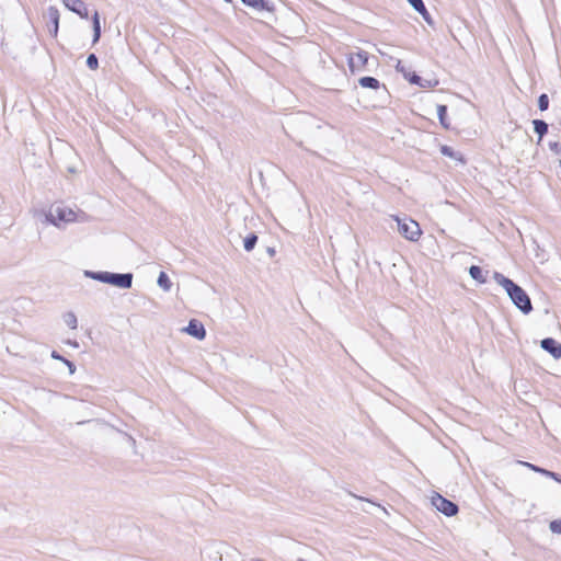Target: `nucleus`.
I'll return each mask as SVG.
<instances>
[{
	"mask_svg": "<svg viewBox=\"0 0 561 561\" xmlns=\"http://www.w3.org/2000/svg\"><path fill=\"white\" fill-rule=\"evenodd\" d=\"M404 78L412 84H415V85H419L421 88H431V87H434L438 83L437 80H435L434 82L432 80H427V79H423L422 77H420L416 72L412 71V72H408V73H404Z\"/></svg>",
	"mask_w": 561,
	"mask_h": 561,
	"instance_id": "11",
	"label": "nucleus"
},
{
	"mask_svg": "<svg viewBox=\"0 0 561 561\" xmlns=\"http://www.w3.org/2000/svg\"><path fill=\"white\" fill-rule=\"evenodd\" d=\"M548 147L558 157L559 167L561 168V142L550 140Z\"/></svg>",
	"mask_w": 561,
	"mask_h": 561,
	"instance_id": "23",
	"label": "nucleus"
},
{
	"mask_svg": "<svg viewBox=\"0 0 561 561\" xmlns=\"http://www.w3.org/2000/svg\"><path fill=\"white\" fill-rule=\"evenodd\" d=\"M409 4L419 13L422 15V18L430 24H433L432 16L430 12L427 11L423 0H407Z\"/></svg>",
	"mask_w": 561,
	"mask_h": 561,
	"instance_id": "14",
	"label": "nucleus"
},
{
	"mask_svg": "<svg viewBox=\"0 0 561 561\" xmlns=\"http://www.w3.org/2000/svg\"><path fill=\"white\" fill-rule=\"evenodd\" d=\"M67 367L69 369V374L73 375L76 371V365L72 362H70Z\"/></svg>",
	"mask_w": 561,
	"mask_h": 561,
	"instance_id": "32",
	"label": "nucleus"
},
{
	"mask_svg": "<svg viewBox=\"0 0 561 561\" xmlns=\"http://www.w3.org/2000/svg\"><path fill=\"white\" fill-rule=\"evenodd\" d=\"M45 19L47 20L46 24L49 34L53 37H57L60 19L59 10L54 5L48 7L45 13Z\"/></svg>",
	"mask_w": 561,
	"mask_h": 561,
	"instance_id": "6",
	"label": "nucleus"
},
{
	"mask_svg": "<svg viewBox=\"0 0 561 561\" xmlns=\"http://www.w3.org/2000/svg\"><path fill=\"white\" fill-rule=\"evenodd\" d=\"M64 5L71 12L78 14L81 19L89 18L87 4L82 0H61Z\"/></svg>",
	"mask_w": 561,
	"mask_h": 561,
	"instance_id": "9",
	"label": "nucleus"
},
{
	"mask_svg": "<svg viewBox=\"0 0 561 561\" xmlns=\"http://www.w3.org/2000/svg\"><path fill=\"white\" fill-rule=\"evenodd\" d=\"M67 343H68L69 345H71V346H73V347H79V344H78V342H77V341H71V340H69Z\"/></svg>",
	"mask_w": 561,
	"mask_h": 561,
	"instance_id": "33",
	"label": "nucleus"
},
{
	"mask_svg": "<svg viewBox=\"0 0 561 561\" xmlns=\"http://www.w3.org/2000/svg\"><path fill=\"white\" fill-rule=\"evenodd\" d=\"M538 108L543 112L549 108V96L546 93H542L538 96Z\"/></svg>",
	"mask_w": 561,
	"mask_h": 561,
	"instance_id": "26",
	"label": "nucleus"
},
{
	"mask_svg": "<svg viewBox=\"0 0 561 561\" xmlns=\"http://www.w3.org/2000/svg\"><path fill=\"white\" fill-rule=\"evenodd\" d=\"M432 504L438 512L447 517H453L459 512V507L455 502L444 497L439 493H435L432 496Z\"/></svg>",
	"mask_w": 561,
	"mask_h": 561,
	"instance_id": "4",
	"label": "nucleus"
},
{
	"mask_svg": "<svg viewBox=\"0 0 561 561\" xmlns=\"http://www.w3.org/2000/svg\"><path fill=\"white\" fill-rule=\"evenodd\" d=\"M274 252H275V251H274V249H268V253H270L271 255H272V254H274Z\"/></svg>",
	"mask_w": 561,
	"mask_h": 561,
	"instance_id": "37",
	"label": "nucleus"
},
{
	"mask_svg": "<svg viewBox=\"0 0 561 561\" xmlns=\"http://www.w3.org/2000/svg\"><path fill=\"white\" fill-rule=\"evenodd\" d=\"M469 275L472 277V279H474L479 284L486 283V278L484 276V273H483L482 268L480 266H478V265H471L469 267Z\"/></svg>",
	"mask_w": 561,
	"mask_h": 561,
	"instance_id": "18",
	"label": "nucleus"
},
{
	"mask_svg": "<svg viewBox=\"0 0 561 561\" xmlns=\"http://www.w3.org/2000/svg\"><path fill=\"white\" fill-rule=\"evenodd\" d=\"M396 70H397L398 72H402L403 75H404V73H408V72L405 71L404 66L402 65L401 60H398V64L396 65Z\"/></svg>",
	"mask_w": 561,
	"mask_h": 561,
	"instance_id": "29",
	"label": "nucleus"
},
{
	"mask_svg": "<svg viewBox=\"0 0 561 561\" xmlns=\"http://www.w3.org/2000/svg\"><path fill=\"white\" fill-rule=\"evenodd\" d=\"M358 84L362 88L376 90L379 94L380 99L386 101L389 98V91L385 84H381L380 81L370 76H365L358 79Z\"/></svg>",
	"mask_w": 561,
	"mask_h": 561,
	"instance_id": "5",
	"label": "nucleus"
},
{
	"mask_svg": "<svg viewBox=\"0 0 561 561\" xmlns=\"http://www.w3.org/2000/svg\"><path fill=\"white\" fill-rule=\"evenodd\" d=\"M257 242V236L254 232L249 233L243 240V248L247 252L252 251Z\"/></svg>",
	"mask_w": 561,
	"mask_h": 561,
	"instance_id": "22",
	"label": "nucleus"
},
{
	"mask_svg": "<svg viewBox=\"0 0 561 561\" xmlns=\"http://www.w3.org/2000/svg\"><path fill=\"white\" fill-rule=\"evenodd\" d=\"M549 529L553 534H561V518L551 520L549 524Z\"/></svg>",
	"mask_w": 561,
	"mask_h": 561,
	"instance_id": "28",
	"label": "nucleus"
},
{
	"mask_svg": "<svg viewBox=\"0 0 561 561\" xmlns=\"http://www.w3.org/2000/svg\"><path fill=\"white\" fill-rule=\"evenodd\" d=\"M534 131L538 135L537 144H540L543 136L548 134L549 125L543 119H534L533 121Z\"/></svg>",
	"mask_w": 561,
	"mask_h": 561,
	"instance_id": "16",
	"label": "nucleus"
},
{
	"mask_svg": "<svg viewBox=\"0 0 561 561\" xmlns=\"http://www.w3.org/2000/svg\"><path fill=\"white\" fill-rule=\"evenodd\" d=\"M87 66L91 70H96L99 68V58L95 54H90L87 57Z\"/></svg>",
	"mask_w": 561,
	"mask_h": 561,
	"instance_id": "27",
	"label": "nucleus"
},
{
	"mask_svg": "<svg viewBox=\"0 0 561 561\" xmlns=\"http://www.w3.org/2000/svg\"><path fill=\"white\" fill-rule=\"evenodd\" d=\"M91 20H92V28H93L92 44H96L101 37V22H100V14L98 11H94V13L91 16Z\"/></svg>",
	"mask_w": 561,
	"mask_h": 561,
	"instance_id": "17",
	"label": "nucleus"
},
{
	"mask_svg": "<svg viewBox=\"0 0 561 561\" xmlns=\"http://www.w3.org/2000/svg\"><path fill=\"white\" fill-rule=\"evenodd\" d=\"M356 58H357V61H358V67H365L368 62V59H369V54L365 50H358L356 53Z\"/></svg>",
	"mask_w": 561,
	"mask_h": 561,
	"instance_id": "25",
	"label": "nucleus"
},
{
	"mask_svg": "<svg viewBox=\"0 0 561 561\" xmlns=\"http://www.w3.org/2000/svg\"><path fill=\"white\" fill-rule=\"evenodd\" d=\"M45 219L48 224L60 228L65 224L76 221L77 214L67 206L53 205L48 213L45 215Z\"/></svg>",
	"mask_w": 561,
	"mask_h": 561,
	"instance_id": "2",
	"label": "nucleus"
},
{
	"mask_svg": "<svg viewBox=\"0 0 561 561\" xmlns=\"http://www.w3.org/2000/svg\"><path fill=\"white\" fill-rule=\"evenodd\" d=\"M440 152H442L443 156H446V157H449L451 159L465 162L463 158H462V154L460 152H458V151H455L451 147H449L447 145H443L440 147Z\"/></svg>",
	"mask_w": 561,
	"mask_h": 561,
	"instance_id": "20",
	"label": "nucleus"
},
{
	"mask_svg": "<svg viewBox=\"0 0 561 561\" xmlns=\"http://www.w3.org/2000/svg\"><path fill=\"white\" fill-rule=\"evenodd\" d=\"M66 366H68V364L71 362L69 359H67L66 357H64V359L61 360Z\"/></svg>",
	"mask_w": 561,
	"mask_h": 561,
	"instance_id": "34",
	"label": "nucleus"
},
{
	"mask_svg": "<svg viewBox=\"0 0 561 561\" xmlns=\"http://www.w3.org/2000/svg\"><path fill=\"white\" fill-rule=\"evenodd\" d=\"M227 3H232V0H224Z\"/></svg>",
	"mask_w": 561,
	"mask_h": 561,
	"instance_id": "38",
	"label": "nucleus"
},
{
	"mask_svg": "<svg viewBox=\"0 0 561 561\" xmlns=\"http://www.w3.org/2000/svg\"><path fill=\"white\" fill-rule=\"evenodd\" d=\"M348 67H350L352 72L355 71L356 65H355L354 57H352V56L348 58Z\"/></svg>",
	"mask_w": 561,
	"mask_h": 561,
	"instance_id": "30",
	"label": "nucleus"
},
{
	"mask_svg": "<svg viewBox=\"0 0 561 561\" xmlns=\"http://www.w3.org/2000/svg\"><path fill=\"white\" fill-rule=\"evenodd\" d=\"M157 283L164 291H170L172 287V282L165 272H160Z\"/></svg>",
	"mask_w": 561,
	"mask_h": 561,
	"instance_id": "21",
	"label": "nucleus"
},
{
	"mask_svg": "<svg viewBox=\"0 0 561 561\" xmlns=\"http://www.w3.org/2000/svg\"><path fill=\"white\" fill-rule=\"evenodd\" d=\"M66 366H68V364L71 362L69 359H67L66 357H64V359L61 360Z\"/></svg>",
	"mask_w": 561,
	"mask_h": 561,
	"instance_id": "35",
	"label": "nucleus"
},
{
	"mask_svg": "<svg viewBox=\"0 0 561 561\" xmlns=\"http://www.w3.org/2000/svg\"><path fill=\"white\" fill-rule=\"evenodd\" d=\"M113 272L107 271H85L84 275L91 279L98 280L103 284H110Z\"/></svg>",
	"mask_w": 561,
	"mask_h": 561,
	"instance_id": "15",
	"label": "nucleus"
},
{
	"mask_svg": "<svg viewBox=\"0 0 561 561\" xmlns=\"http://www.w3.org/2000/svg\"><path fill=\"white\" fill-rule=\"evenodd\" d=\"M493 278L500 286L504 288L507 296L518 310H520L524 314H528L533 311L530 297L524 288H522L518 284L500 272H494Z\"/></svg>",
	"mask_w": 561,
	"mask_h": 561,
	"instance_id": "1",
	"label": "nucleus"
},
{
	"mask_svg": "<svg viewBox=\"0 0 561 561\" xmlns=\"http://www.w3.org/2000/svg\"><path fill=\"white\" fill-rule=\"evenodd\" d=\"M134 275L133 273H112L108 285L115 286L122 289H129L133 286Z\"/></svg>",
	"mask_w": 561,
	"mask_h": 561,
	"instance_id": "7",
	"label": "nucleus"
},
{
	"mask_svg": "<svg viewBox=\"0 0 561 561\" xmlns=\"http://www.w3.org/2000/svg\"><path fill=\"white\" fill-rule=\"evenodd\" d=\"M241 2L250 8H253L257 11H274V4L268 0H241Z\"/></svg>",
	"mask_w": 561,
	"mask_h": 561,
	"instance_id": "13",
	"label": "nucleus"
},
{
	"mask_svg": "<svg viewBox=\"0 0 561 561\" xmlns=\"http://www.w3.org/2000/svg\"><path fill=\"white\" fill-rule=\"evenodd\" d=\"M392 218L397 221L398 231L403 238L413 242L420 239L422 230L419 222L408 217L392 216Z\"/></svg>",
	"mask_w": 561,
	"mask_h": 561,
	"instance_id": "3",
	"label": "nucleus"
},
{
	"mask_svg": "<svg viewBox=\"0 0 561 561\" xmlns=\"http://www.w3.org/2000/svg\"><path fill=\"white\" fill-rule=\"evenodd\" d=\"M50 356H51V358L57 359V360H62L64 359V356L60 355L57 351H53Z\"/></svg>",
	"mask_w": 561,
	"mask_h": 561,
	"instance_id": "31",
	"label": "nucleus"
},
{
	"mask_svg": "<svg viewBox=\"0 0 561 561\" xmlns=\"http://www.w3.org/2000/svg\"><path fill=\"white\" fill-rule=\"evenodd\" d=\"M437 116H438V121H439L440 125L445 129H449L450 124L447 119V106L446 105H444V104L437 105Z\"/></svg>",
	"mask_w": 561,
	"mask_h": 561,
	"instance_id": "19",
	"label": "nucleus"
},
{
	"mask_svg": "<svg viewBox=\"0 0 561 561\" xmlns=\"http://www.w3.org/2000/svg\"><path fill=\"white\" fill-rule=\"evenodd\" d=\"M522 466H525L527 467L528 469L535 471V472H538L542 476H546L548 478H551L553 479L554 481L561 483V476L557 472H553V471H550V470H547L545 468H541L537 465H534V463H530V462H527V461H518Z\"/></svg>",
	"mask_w": 561,
	"mask_h": 561,
	"instance_id": "12",
	"label": "nucleus"
},
{
	"mask_svg": "<svg viewBox=\"0 0 561 561\" xmlns=\"http://www.w3.org/2000/svg\"><path fill=\"white\" fill-rule=\"evenodd\" d=\"M64 320H65V323L70 328V329H76L77 328V324H78V320H77V317L73 312H67L65 316H64Z\"/></svg>",
	"mask_w": 561,
	"mask_h": 561,
	"instance_id": "24",
	"label": "nucleus"
},
{
	"mask_svg": "<svg viewBox=\"0 0 561 561\" xmlns=\"http://www.w3.org/2000/svg\"><path fill=\"white\" fill-rule=\"evenodd\" d=\"M129 440L131 442L133 445H135L136 442L131 436H129Z\"/></svg>",
	"mask_w": 561,
	"mask_h": 561,
	"instance_id": "36",
	"label": "nucleus"
},
{
	"mask_svg": "<svg viewBox=\"0 0 561 561\" xmlns=\"http://www.w3.org/2000/svg\"><path fill=\"white\" fill-rule=\"evenodd\" d=\"M183 332L187 333L188 335L197 339L198 341H202L206 336V330L204 324L197 320V319H191L188 321V324L183 328Z\"/></svg>",
	"mask_w": 561,
	"mask_h": 561,
	"instance_id": "8",
	"label": "nucleus"
},
{
	"mask_svg": "<svg viewBox=\"0 0 561 561\" xmlns=\"http://www.w3.org/2000/svg\"><path fill=\"white\" fill-rule=\"evenodd\" d=\"M540 346L543 351L549 353L553 358H561V343L553 337H545L540 342Z\"/></svg>",
	"mask_w": 561,
	"mask_h": 561,
	"instance_id": "10",
	"label": "nucleus"
}]
</instances>
